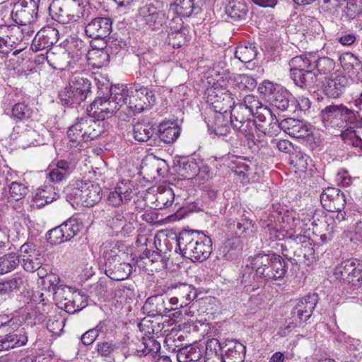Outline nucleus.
Here are the masks:
<instances>
[{"label":"nucleus","instance_id":"f257e3e1","mask_svg":"<svg viewBox=\"0 0 362 362\" xmlns=\"http://www.w3.org/2000/svg\"><path fill=\"white\" fill-rule=\"evenodd\" d=\"M177 242L183 256L192 261L203 262L212 252L211 238L198 230H182L179 233Z\"/></svg>","mask_w":362,"mask_h":362},{"label":"nucleus","instance_id":"f03ea898","mask_svg":"<svg viewBox=\"0 0 362 362\" xmlns=\"http://www.w3.org/2000/svg\"><path fill=\"white\" fill-rule=\"evenodd\" d=\"M129 91L127 86L118 84L111 86L110 97L98 98L90 105L88 111L98 120L111 117L124 104L127 103Z\"/></svg>","mask_w":362,"mask_h":362},{"label":"nucleus","instance_id":"7ed1b4c3","mask_svg":"<svg viewBox=\"0 0 362 362\" xmlns=\"http://www.w3.org/2000/svg\"><path fill=\"white\" fill-rule=\"evenodd\" d=\"M259 106V101L253 95L245 97L244 102L234 105L230 113V122L233 127L243 132L255 144L252 130L255 128V121L252 119L255 108Z\"/></svg>","mask_w":362,"mask_h":362},{"label":"nucleus","instance_id":"20e7f679","mask_svg":"<svg viewBox=\"0 0 362 362\" xmlns=\"http://www.w3.org/2000/svg\"><path fill=\"white\" fill-rule=\"evenodd\" d=\"M223 100L226 101L225 107H221L219 101L215 103L214 120L211 124H208L209 130L218 136L224 137L233 146L238 147L241 146L242 141L238 134L230 132L232 124L228 110L231 107L233 103L229 93H226Z\"/></svg>","mask_w":362,"mask_h":362},{"label":"nucleus","instance_id":"39448f33","mask_svg":"<svg viewBox=\"0 0 362 362\" xmlns=\"http://www.w3.org/2000/svg\"><path fill=\"white\" fill-rule=\"evenodd\" d=\"M322 117L333 126H338L351 132L361 124L358 111L341 105H328L322 110Z\"/></svg>","mask_w":362,"mask_h":362},{"label":"nucleus","instance_id":"423d86ee","mask_svg":"<svg viewBox=\"0 0 362 362\" xmlns=\"http://www.w3.org/2000/svg\"><path fill=\"white\" fill-rule=\"evenodd\" d=\"M89 113L88 116L78 119L67 131V136L73 146H77L82 141L93 140L103 132V120H95Z\"/></svg>","mask_w":362,"mask_h":362},{"label":"nucleus","instance_id":"0eeeda50","mask_svg":"<svg viewBox=\"0 0 362 362\" xmlns=\"http://www.w3.org/2000/svg\"><path fill=\"white\" fill-rule=\"evenodd\" d=\"M333 274L337 279L356 287L362 286V262L358 259H346L337 265Z\"/></svg>","mask_w":362,"mask_h":362},{"label":"nucleus","instance_id":"6e6552de","mask_svg":"<svg viewBox=\"0 0 362 362\" xmlns=\"http://www.w3.org/2000/svg\"><path fill=\"white\" fill-rule=\"evenodd\" d=\"M137 18L151 30H159L167 25L166 12L153 3L146 4L138 9Z\"/></svg>","mask_w":362,"mask_h":362},{"label":"nucleus","instance_id":"1a4fd4ad","mask_svg":"<svg viewBox=\"0 0 362 362\" xmlns=\"http://www.w3.org/2000/svg\"><path fill=\"white\" fill-rule=\"evenodd\" d=\"M66 190L71 195L86 202L87 204L93 205L101 199L100 187L92 182H76V185L67 186Z\"/></svg>","mask_w":362,"mask_h":362},{"label":"nucleus","instance_id":"9d476101","mask_svg":"<svg viewBox=\"0 0 362 362\" xmlns=\"http://www.w3.org/2000/svg\"><path fill=\"white\" fill-rule=\"evenodd\" d=\"M168 289L171 303H175V308L187 306L197 296L195 288L187 284L171 285Z\"/></svg>","mask_w":362,"mask_h":362},{"label":"nucleus","instance_id":"9b49d317","mask_svg":"<svg viewBox=\"0 0 362 362\" xmlns=\"http://www.w3.org/2000/svg\"><path fill=\"white\" fill-rule=\"evenodd\" d=\"M129 96L127 103L124 104L134 114L141 112L144 109L145 102L141 98V95L146 98L148 103L154 102L155 97L151 90L144 86H134V88L128 89Z\"/></svg>","mask_w":362,"mask_h":362},{"label":"nucleus","instance_id":"f8f14e48","mask_svg":"<svg viewBox=\"0 0 362 362\" xmlns=\"http://www.w3.org/2000/svg\"><path fill=\"white\" fill-rule=\"evenodd\" d=\"M127 346L129 354L137 356L148 354L153 356L160 348V344L150 337L133 338L131 341L128 342Z\"/></svg>","mask_w":362,"mask_h":362},{"label":"nucleus","instance_id":"ddd939ff","mask_svg":"<svg viewBox=\"0 0 362 362\" xmlns=\"http://www.w3.org/2000/svg\"><path fill=\"white\" fill-rule=\"evenodd\" d=\"M16 11L12 13L16 23L25 24L33 23L37 17L38 4L35 0H21L15 7Z\"/></svg>","mask_w":362,"mask_h":362},{"label":"nucleus","instance_id":"4468645a","mask_svg":"<svg viewBox=\"0 0 362 362\" xmlns=\"http://www.w3.org/2000/svg\"><path fill=\"white\" fill-rule=\"evenodd\" d=\"M318 296L316 293H309L298 300L291 311L292 317H296L299 322L307 321L317 305Z\"/></svg>","mask_w":362,"mask_h":362},{"label":"nucleus","instance_id":"2eb2a0df","mask_svg":"<svg viewBox=\"0 0 362 362\" xmlns=\"http://www.w3.org/2000/svg\"><path fill=\"white\" fill-rule=\"evenodd\" d=\"M277 129L283 130L294 138H304L312 134V126L301 120L286 118L282 119L276 126Z\"/></svg>","mask_w":362,"mask_h":362},{"label":"nucleus","instance_id":"dca6fc26","mask_svg":"<svg viewBox=\"0 0 362 362\" xmlns=\"http://www.w3.org/2000/svg\"><path fill=\"white\" fill-rule=\"evenodd\" d=\"M135 194L132 182H117L114 188L110 189L107 203L112 206L118 207L127 203Z\"/></svg>","mask_w":362,"mask_h":362},{"label":"nucleus","instance_id":"f3484780","mask_svg":"<svg viewBox=\"0 0 362 362\" xmlns=\"http://www.w3.org/2000/svg\"><path fill=\"white\" fill-rule=\"evenodd\" d=\"M59 32L52 27L43 28L35 35L31 44V49L34 52L43 50L58 41Z\"/></svg>","mask_w":362,"mask_h":362},{"label":"nucleus","instance_id":"a211bd4d","mask_svg":"<svg viewBox=\"0 0 362 362\" xmlns=\"http://www.w3.org/2000/svg\"><path fill=\"white\" fill-rule=\"evenodd\" d=\"M130 264L120 261L119 257L105 262V274L114 281H122L128 278L132 273Z\"/></svg>","mask_w":362,"mask_h":362},{"label":"nucleus","instance_id":"6ab92c4d","mask_svg":"<svg viewBox=\"0 0 362 362\" xmlns=\"http://www.w3.org/2000/svg\"><path fill=\"white\" fill-rule=\"evenodd\" d=\"M349 85V78L342 74H335L327 78L324 92L329 98H337L343 94Z\"/></svg>","mask_w":362,"mask_h":362},{"label":"nucleus","instance_id":"aec40b11","mask_svg":"<svg viewBox=\"0 0 362 362\" xmlns=\"http://www.w3.org/2000/svg\"><path fill=\"white\" fill-rule=\"evenodd\" d=\"M112 30V21L109 18H95L85 28L86 34L91 38L103 39L108 36Z\"/></svg>","mask_w":362,"mask_h":362},{"label":"nucleus","instance_id":"412c9836","mask_svg":"<svg viewBox=\"0 0 362 362\" xmlns=\"http://www.w3.org/2000/svg\"><path fill=\"white\" fill-rule=\"evenodd\" d=\"M225 362H243L245 346L235 339H227L221 345Z\"/></svg>","mask_w":362,"mask_h":362},{"label":"nucleus","instance_id":"4be33fe9","mask_svg":"<svg viewBox=\"0 0 362 362\" xmlns=\"http://www.w3.org/2000/svg\"><path fill=\"white\" fill-rule=\"evenodd\" d=\"M320 197L322 201L328 202L326 204L330 211H341L346 203L344 194L335 187H327Z\"/></svg>","mask_w":362,"mask_h":362},{"label":"nucleus","instance_id":"5701e85b","mask_svg":"<svg viewBox=\"0 0 362 362\" xmlns=\"http://www.w3.org/2000/svg\"><path fill=\"white\" fill-rule=\"evenodd\" d=\"M69 52L60 47H54L46 52L47 63L55 69L65 70L70 66Z\"/></svg>","mask_w":362,"mask_h":362},{"label":"nucleus","instance_id":"b1692460","mask_svg":"<svg viewBox=\"0 0 362 362\" xmlns=\"http://www.w3.org/2000/svg\"><path fill=\"white\" fill-rule=\"evenodd\" d=\"M74 5L73 0H54L49 7V13L56 21L64 23L66 18L73 15L71 6Z\"/></svg>","mask_w":362,"mask_h":362},{"label":"nucleus","instance_id":"393cba45","mask_svg":"<svg viewBox=\"0 0 362 362\" xmlns=\"http://www.w3.org/2000/svg\"><path fill=\"white\" fill-rule=\"evenodd\" d=\"M144 309L152 316H163L172 310L171 307H165V296L163 295L149 297L144 303Z\"/></svg>","mask_w":362,"mask_h":362},{"label":"nucleus","instance_id":"a878e982","mask_svg":"<svg viewBox=\"0 0 362 362\" xmlns=\"http://www.w3.org/2000/svg\"><path fill=\"white\" fill-rule=\"evenodd\" d=\"M5 337L0 339V351L20 347L26 344L28 336L25 332H8Z\"/></svg>","mask_w":362,"mask_h":362},{"label":"nucleus","instance_id":"bb28decb","mask_svg":"<svg viewBox=\"0 0 362 362\" xmlns=\"http://www.w3.org/2000/svg\"><path fill=\"white\" fill-rule=\"evenodd\" d=\"M340 63L350 76L362 81V63L352 54H346L339 58Z\"/></svg>","mask_w":362,"mask_h":362},{"label":"nucleus","instance_id":"cd10ccee","mask_svg":"<svg viewBox=\"0 0 362 362\" xmlns=\"http://www.w3.org/2000/svg\"><path fill=\"white\" fill-rule=\"evenodd\" d=\"M274 254H258L250 259V266L255 270L256 275L266 280V274L272 262Z\"/></svg>","mask_w":362,"mask_h":362},{"label":"nucleus","instance_id":"c85d7f7f","mask_svg":"<svg viewBox=\"0 0 362 362\" xmlns=\"http://www.w3.org/2000/svg\"><path fill=\"white\" fill-rule=\"evenodd\" d=\"M286 262L279 255H274L272 262L266 274V281L282 279L286 272Z\"/></svg>","mask_w":362,"mask_h":362},{"label":"nucleus","instance_id":"c756f323","mask_svg":"<svg viewBox=\"0 0 362 362\" xmlns=\"http://www.w3.org/2000/svg\"><path fill=\"white\" fill-rule=\"evenodd\" d=\"M315 55L303 54L293 57L288 63L290 66V76L293 74H298L306 70L313 69Z\"/></svg>","mask_w":362,"mask_h":362},{"label":"nucleus","instance_id":"7c9ffc66","mask_svg":"<svg viewBox=\"0 0 362 362\" xmlns=\"http://www.w3.org/2000/svg\"><path fill=\"white\" fill-rule=\"evenodd\" d=\"M290 77L296 86L302 88L310 89L317 86L318 78L313 69L293 74Z\"/></svg>","mask_w":362,"mask_h":362},{"label":"nucleus","instance_id":"2f4dec72","mask_svg":"<svg viewBox=\"0 0 362 362\" xmlns=\"http://www.w3.org/2000/svg\"><path fill=\"white\" fill-rule=\"evenodd\" d=\"M248 8L244 0H230L226 6V13L232 19L245 20Z\"/></svg>","mask_w":362,"mask_h":362},{"label":"nucleus","instance_id":"473e14b6","mask_svg":"<svg viewBox=\"0 0 362 362\" xmlns=\"http://www.w3.org/2000/svg\"><path fill=\"white\" fill-rule=\"evenodd\" d=\"M204 362H225L221 344L216 339H209L206 344Z\"/></svg>","mask_w":362,"mask_h":362},{"label":"nucleus","instance_id":"72a5a7b5","mask_svg":"<svg viewBox=\"0 0 362 362\" xmlns=\"http://www.w3.org/2000/svg\"><path fill=\"white\" fill-rule=\"evenodd\" d=\"M159 138L166 144L175 141L180 134V127L174 122H165L158 127Z\"/></svg>","mask_w":362,"mask_h":362},{"label":"nucleus","instance_id":"f704fd0d","mask_svg":"<svg viewBox=\"0 0 362 362\" xmlns=\"http://www.w3.org/2000/svg\"><path fill=\"white\" fill-rule=\"evenodd\" d=\"M170 10L182 17H189L193 13H199L200 8L195 6L194 0H175L170 5Z\"/></svg>","mask_w":362,"mask_h":362},{"label":"nucleus","instance_id":"c9c22d12","mask_svg":"<svg viewBox=\"0 0 362 362\" xmlns=\"http://www.w3.org/2000/svg\"><path fill=\"white\" fill-rule=\"evenodd\" d=\"M57 193L54 191V187L49 184L37 189L35 195V203L39 207L51 203L57 198Z\"/></svg>","mask_w":362,"mask_h":362},{"label":"nucleus","instance_id":"e433bc0d","mask_svg":"<svg viewBox=\"0 0 362 362\" xmlns=\"http://www.w3.org/2000/svg\"><path fill=\"white\" fill-rule=\"evenodd\" d=\"M293 97L291 94L285 88H279L273 96L272 101V105L280 111L288 110L292 104Z\"/></svg>","mask_w":362,"mask_h":362},{"label":"nucleus","instance_id":"4c0bfd02","mask_svg":"<svg viewBox=\"0 0 362 362\" xmlns=\"http://www.w3.org/2000/svg\"><path fill=\"white\" fill-rule=\"evenodd\" d=\"M257 55L256 46L254 43L244 42L236 47L235 57L243 63H248L255 59Z\"/></svg>","mask_w":362,"mask_h":362},{"label":"nucleus","instance_id":"58836bf2","mask_svg":"<svg viewBox=\"0 0 362 362\" xmlns=\"http://www.w3.org/2000/svg\"><path fill=\"white\" fill-rule=\"evenodd\" d=\"M202 356V350L197 346L189 345L180 348L177 354L179 362L197 361Z\"/></svg>","mask_w":362,"mask_h":362},{"label":"nucleus","instance_id":"ea45409f","mask_svg":"<svg viewBox=\"0 0 362 362\" xmlns=\"http://www.w3.org/2000/svg\"><path fill=\"white\" fill-rule=\"evenodd\" d=\"M72 172V167L69 162L61 160L57 162L56 168L51 170L48 175L51 181H62L67 179Z\"/></svg>","mask_w":362,"mask_h":362},{"label":"nucleus","instance_id":"a19ab883","mask_svg":"<svg viewBox=\"0 0 362 362\" xmlns=\"http://www.w3.org/2000/svg\"><path fill=\"white\" fill-rule=\"evenodd\" d=\"M59 96L62 104L66 106L78 105L86 100L82 95L75 92L69 85L59 92Z\"/></svg>","mask_w":362,"mask_h":362},{"label":"nucleus","instance_id":"79ce46f5","mask_svg":"<svg viewBox=\"0 0 362 362\" xmlns=\"http://www.w3.org/2000/svg\"><path fill=\"white\" fill-rule=\"evenodd\" d=\"M23 40V37L21 35L19 26H11L7 41L6 40H5L4 45H3V44H1L0 45V53H8L16 45H18Z\"/></svg>","mask_w":362,"mask_h":362},{"label":"nucleus","instance_id":"37998d69","mask_svg":"<svg viewBox=\"0 0 362 362\" xmlns=\"http://www.w3.org/2000/svg\"><path fill=\"white\" fill-rule=\"evenodd\" d=\"M133 136L139 142L148 141L153 135L154 129L149 123L137 122L133 126Z\"/></svg>","mask_w":362,"mask_h":362},{"label":"nucleus","instance_id":"c03bdc74","mask_svg":"<svg viewBox=\"0 0 362 362\" xmlns=\"http://www.w3.org/2000/svg\"><path fill=\"white\" fill-rule=\"evenodd\" d=\"M69 85L75 92L82 95L85 100L87 98L90 90V82L89 80L81 76L77 75L71 78Z\"/></svg>","mask_w":362,"mask_h":362},{"label":"nucleus","instance_id":"a18cd8bd","mask_svg":"<svg viewBox=\"0 0 362 362\" xmlns=\"http://www.w3.org/2000/svg\"><path fill=\"white\" fill-rule=\"evenodd\" d=\"M18 255L11 252L0 257V274H5L14 270L20 264Z\"/></svg>","mask_w":362,"mask_h":362},{"label":"nucleus","instance_id":"49530a36","mask_svg":"<svg viewBox=\"0 0 362 362\" xmlns=\"http://www.w3.org/2000/svg\"><path fill=\"white\" fill-rule=\"evenodd\" d=\"M313 68H315L320 74H329L335 69V62L327 57L317 59L315 56Z\"/></svg>","mask_w":362,"mask_h":362},{"label":"nucleus","instance_id":"de8ad7c7","mask_svg":"<svg viewBox=\"0 0 362 362\" xmlns=\"http://www.w3.org/2000/svg\"><path fill=\"white\" fill-rule=\"evenodd\" d=\"M42 261L43 257L40 251L31 255L30 257L23 258V260H22V266L26 272H34L41 267Z\"/></svg>","mask_w":362,"mask_h":362},{"label":"nucleus","instance_id":"09e8293b","mask_svg":"<svg viewBox=\"0 0 362 362\" xmlns=\"http://www.w3.org/2000/svg\"><path fill=\"white\" fill-rule=\"evenodd\" d=\"M71 297H73L71 302L65 307L66 312L69 313H75L86 306L87 303L86 297L81 295L79 292L74 291Z\"/></svg>","mask_w":362,"mask_h":362},{"label":"nucleus","instance_id":"8fccbe9b","mask_svg":"<svg viewBox=\"0 0 362 362\" xmlns=\"http://www.w3.org/2000/svg\"><path fill=\"white\" fill-rule=\"evenodd\" d=\"M23 284V279L21 276H15L8 280L0 282V293L8 294L13 291L20 290Z\"/></svg>","mask_w":362,"mask_h":362},{"label":"nucleus","instance_id":"3c124183","mask_svg":"<svg viewBox=\"0 0 362 362\" xmlns=\"http://www.w3.org/2000/svg\"><path fill=\"white\" fill-rule=\"evenodd\" d=\"M175 196V192L170 187L163 189L156 195L157 206L160 209L168 207L174 201Z\"/></svg>","mask_w":362,"mask_h":362},{"label":"nucleus","instance_id":"603ef678","mask_svg":"<svg viewBox=\"0 0 362 362\" xmlns=\"http://www.w3.org/2000/svg\"><path fill=\"white\" fill-rule=\"evenodd\" d=\"M117 349V344L112 341H98L95 346V351L101 357H111Z\"/></svg>","mask_w":362,"mask_h":362},{"label":"nucleus","instance_id":"864d4df0","mask_svg":"<svg viewBox=\"0 0 362 362\" xmlns=\"http://www.w3.org/2000/svg\"><path fill=\"white\" fill-rule=\"evenodd\" d=\"M89 60H94L93 66H103L108 62L109 55L104 49H93L88 53Z\"/></svg>","mask_w":362,"mask_h":362},{"label":"nucleus","instance_id":"5fc2aeb1","mask_svg":"<svg viewBox=\"0 0 362 362\" xmlns=\"http://www.w3.org/2000/svg\"><path fill=\"white\" fill-rule=\"evenodd\" d=\"M117 252L118 249L114 243L105 242L100 247V253L105 262L119 257Z\"/></svg>","mask_w":362,"mask_h":362},{"label":"nucleus","instance_id":"6e6d98bb","mask_svg":"<svg viewBox=\"0 0 362 362\" xmlns=\"http://www.w3.org/2000/svg\"><path fill=\"white\" fill-rule=\"evenodd\" d=\"M31 114V108L23 103H16L12 108V117L17 119H28L30 117Z\"/></svg>","mask_w":362,"mask_h":362},{"label":"nucleus","instance_id":"4d7b16f0","mask_svg":"<svg viewBox=\"0 0 362 362\" xmlns=\"http://www.w3.org/2000/svg\"><path fill=\"white\" fill-rule=\"evenodd\" d=\"M81 228V225L74 219H70L62 224V232L64 233L67 241L74 238L80 231Z\"/></svg>","mask_w":362,"mask_h":362},{"label":"nucleus","instance_id":"13d9d810","mask_svg":"<svg viewBox=\"0 0 362 362\" xmlns=\"http://www.w3.org/2000/svg\"><path fill=\"white\" fill-rule=\"evenodd\" d=\"M28 187L23 182H11L9 185V194L14 200L21 199L28 192Z\"/></svg>","mask_w":362,"mask_h":362},{"label":"nucleus","instance_id":"bf43d9fd","mask_svg":"<svg viewBox=\"0 0 362 362\" xmlns=\"http://www.w3.org/2000/svg\"><path fill=\"white\" fill-rule=\"evenodd\" d=\"M186 34L184 30L178 32H168L166 42L173 48L180 47L186 41Z\"/></svg>","mask_w":362,"mask_h":362},{"label":"nucleus","instance_id":"052dcab7","mask_svg":"<svg viewBox=\"0 0 362 362\" xmlns=\"http://www.w3.org/2000/svg\"><path fill=\"white\" fill-rule=\"evenodd\" d=\"M235 84L241 90H252L256 86L255 80L247 74H240L235 78Z\"/></svg>","mask_w":362,"mask_h":362},{"label":"nucleus","instance_id":"680f3d73","mask_svg":"<svg viewBox=\"0 0 362 362\" xmlns=\"http://www.w3.org/2000/svg\"><path fill=\"white\" fill-rule=\"evenodd\" d=\"M64 327V320L59 316L49 318L47 322V329L55 335H59L62 332Z\"/></svg>","mask_w":362,"mask_h":362},{"label":"nucleus","instance_id":"e2e57ef3","mask_svg":"<svg viewBox=\"0 0 362 362\" xmlns=\"http://www.w3.org/2000/svg\"><path fill=\"white\" fill-rule=\"evenodd\" d=\"M62 225L50 230L47 235V240L52 244L57 245L67 241L64 233L62 232Z\"/></svg>","mask_w":362,"mask_h":362},{"label":"nucleus","instance_id":"0e129e2a","mask_svg":"<svg viewBox=\"0 0 362 362\" xmlns=\"http://www.w3.org/2000/svg\"><path fill=\"white\" fill-rule=\"evenodd\" d=\"M73 291L71 287L62 285L54 289L53 292L54 299L56 303L62 302V299H64L65 297H71Z\"/></svg>","mask_w":362,"mask_h":362},{"label":"nucleus","instance_id":"69168bd1","mask_svg":"<svg viewBox=\"0 0 362 362\" xmlns=\"http://www.w3.org/2000/svg\"><path fill=\"white\" fill-rule=\"evenodd\" d=\"M38 252H40V250H37L36 245L34 243L26 242L22 245L20 248L19 259L21 258V260H23V258L30 257L31 255Z\"/></svg>","mask_w":362,"mask_h":362},{"label":"nucleus","instance_id":"338daca9","mask_svg":"<svg viewBox=\"0 0 362 362\" xmlns=\"http://www.w3.org/2000/svg\"><path fill=\"white\" fill-rule=\"evenodd\" d=\"M279 88L281 87L278 85L274 84L271 81H264L260 84L258 90L264 96L268 97L272 94L274 95L276 90H277Z\"/></svg>","mask_w":362,"mask_h":362},{"label":"nucleus","instance_id":"774afa93","mask_svg":"<svg viewBox=\"0 0 362 362\" xmlns=\"http://www.w3.org/2000/svg\"><path fill=\"white\" fill-rule=\"evenodd\" d=\"M253 117H255L260 122H264L267 117H273L272 112L269 108L263 106L259 102V106L255 108Z\"/></svg>","mask_w":362,"mask_h":362}]
</instances>
